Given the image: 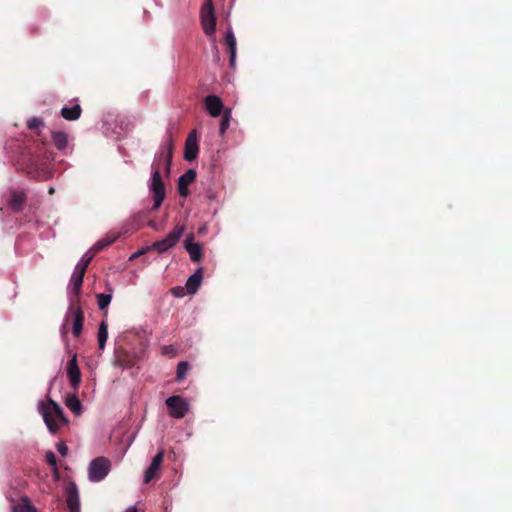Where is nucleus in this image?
I'll return each mask as SVG.
<instances>
[{"instance_id": "obj_37", "label": "nucleus", "mask_w": 512, "mask_h": 512, "mask_svg": "<svg viewBox=\"0 0 512 512\" xmlns=\"http://www.w3.org/2000/svg\"><path fill=\"white\" fill-rule=\"evenodd\" d=\"M149 226L152 227V228H156V224L154 221H150L149 222Z\"/></svg>"}, {"instance_id": "obj_35", "label": "nucleus", "mask_w": 512, "mask_h": 512, "mask_svg": "<svg viewBox=\"0 0 512 512\" xmlns=\"http://www.w3.org/2000/svg\"><path fill=\"white\" fill-rule=\"evenodd\" d=\"M184 288L182 287H174L172 288V293L173 295H175L176 297H181L184 295Z\"/></svg>"}, {"instance_id": "obj_26", "label": "nucleus", "mask_w": 512, "mask_h": 512, "mask_svg": "<svg viewBox=\"0 0 512 512\" xmlns=\"http://www.w3.org/2000/svg\"><path fill=\"white\" fill-rule=\"evenodd\" d=\"M22 502L12 507V512H36L35 507L30 503L27 497L21 499Z\"/></svg>"}, {"instance_id": "obj_31", "label": "nucleus", "mask_w": 512, "mask_h": 512, "mask_svg": "<svg viewBox=\"0 0 512 512\" xmlns=\"http://www.w3.org/2000/svg\"><path fill=\"white\" fill-rule=\"evenodd\" d=\"M46 462L52 466V467H55L56 468V465H57V460H56V456L55 454L52 452V451H49L46 453Z\"/></svg>"}, {"instance_id": "obj_18", "label": "nucleus", "mask_w": 512, "mask_h": 512, "mask_svg": "<svg viewBox=\"0 0 512 512\" xmlns=\"http://www.w3.org/2000/svg\"><path fill=\"white\" fill-rule=\"evenodd\" d=\"M202 268L197 269L187 280L186 290L188 294H195L202 282Z\"/></svg>"}, {"instance_id": "obj_14", "label": "nucleus", "mask_w": 512, "mask_h": 512, "mask_svg": "<svg viewBox=\"0 0 512 512\" xmlns=\"http://www.w3.org/2000/svg\"><path fill=\"white\" fill-rule=\"evenodd\" d=\"M66 503L70 512H80L79 493L75 483L66 488Z\"/></svg>"}, {"instance_id": "obj_2", "label": "nucleus", "mask_w": 512, "mask_h": 512, "mask_svg": "<svg viewBox=\"0 0 512 512\" xmlns=\"http://www.w3.org/2000/svg\"><path fill=\"white\" fill-rule=\"evenodd\" d=\"M40 413L48 430L55 434L61 426L67 425L68 419L64 415L62 407L52 399H48L47 403L41 402L39 406Z\"/></svg>"}, {"instance_id": "obj_11", "label": "nucleus", "mask_w": 512, "mask_h": 512, "mask_svg": "<svg viewBox=\"0 0 512 512\" xmlns=\"http://www.w3.org/2000/svg\"><path fill=\"white\" fill-rule=\"evenodd\" d=\"M84 276H85L84 272L78 271L76 269L74 270V272L71 276V280H70V288H69L70 301L78 300V302H80V292H81Z\"/></svg>"}, {"instance_id": "obj_4", "label": "nucleus", "mask_w": 512, "mask_h": 512, "mask_svg": "<svg viewBox=\"0 0 512 512\" xmlns=\"http://www.w3.org/2000/svg\"><path fill=\"white\" fill-rule=\"evenodd\" d=\"M185 232V225H176L174 229L163 239L154 242L151 245V249L158 252L159 254L165 253L169 249L173 248Z\"/></svg>"}, {"instance_id": "obj_24", "label": "nucleus", "mask_w": 512, "mask_h": 512, "mask_svg": "<svg viewBox=\"0 0 512 512\" xmlns=\"http://www.w3.org/2000/svg\"><path fill=\"white\" fill-rule=\"evenodd\" d=\"M65 404L76 415L82 411L81 402L75 394L67 396Z\"/></svg>"}, {"instance_id": "obj_13", "label": "nucleus", "mask_w": 512, "mask_h": 512, "mask_svg": "<svg viewBox=\"0 0 512 512\" xmlns=\"http://www.w3.org/2000/svg\"><path fill=\"white\" fill-rule=\"evenodd\" d=\"M199 147L197 143L196 131L193 130L189 133L184 148V159L187 161H193L198 155Z\"/></svg>"}, {"instance_id": "obj_3", "label": "nucleus", "mask_w": 512, "mask_h": 512, "mask_svg": "<svg viewBox=\"0 0 512 512\" xmlns=\"http://www.w3.org/2000/svg\"><path fill=\"white\" fill-rule=\"evenodd\" d=\"M84 322V313L78 300H71L68 311L65 315L64 323L61 326V334L66 337L68 333V324H72V333L75 337H79Z\"/></svg>"}, {"instance_id": "obj_10", "label": "nucleus", "mask_w": 512, "mask_h": 512, "mask_svg": "<svg viewBox=\"0 0 512 512\" xmlns=\"http://www.w3.org/2000/svg\"><path fill=\"white\" fill-rule=\"evenodd\" d=\"M67 375L72 388L77 390L81 383V371L78 366L76 354H74L67 363Z\"/></svg>"}, {"instance_id": "obj_20", "label": "nucleus", "mask_w": 512, "mask_h": 512, "mask_svg": "<svg viewBox=\"0 0 512 512\" xmlns=\"http://www.w3.org/2000/svg\"><path fill=\"white\" fill-rule=\"evenodd\" d=\"M81 113L82 108L79 104H75L72 107H63L60 111L61 116L68 121H74L79 119Z\"/></svg>"}, {"instance_id": "obj_19", "label": "nucleus", "mask_w": 512, "mask_h": 512, "mask_svg": "<svg viewBox=\"0 0 512 512\" xmlns=\"http://www.w3.org/2000/svg\"><path fill=\"white\" fill-rule=\"evenodd\" d=\"M26 202V195L22 191H13L11 193V199L9 202L10 208L14 212H19L23 209V206Z\"/></svg>"}, {"instance_id": "obj_29", "label": "nucleus", "mask_w": 512, "mask_h": 512, "mask_svg": "<svg viewBox=\"0 0 512 512\" xmlns=\"http://www.w3.org/2000/svg\"><path fill=\"white\" fill-rule=\"evenodd\" d=\"M230 118H231V111L230 110H225L224 114L222 116V119L220 121V127H219L220 135H223L227 131V129L229 128V126H230Z\"/></svg>"}, {"instance_id": "obj_1", "label": "nucleus", "mask_w": 512, "mask_h": 512, "mask_svg": "<svg viewBox=\"0 0 512 512\" xmlns=\"http://www.w3.org/2000/svg\"><path fill=\"white\" fill-rule=\"evenodd\" d=\"M156 162V164L152 165L151 182L149 184V190L153 195V211H157L160 208L166 196V189L161 176L160 164L163 162L164 168L167 174H169L172 163V145L168 146L166 154L161 152L156 156Z\"/></svg>"}, {"instance_id": "obj_5", "label": "nucleus", "mask_w": 512, "mask_h": 512, "mask_svg": "<svg viewBox=\"0 0 512 512\" xmlns=\"http://www.w3.org/2000/svg\"><path fill=\"white\" fill-rule=\"evenodd\" d=\"M200 20L204 33L211 36L216 30V16L212 0H206L200 9Z\"/></svg>"}, {"instance_id": "obj_38", "label": "nucleus", "mask_w": 512, "mask_h": 512, "mask_svg": "<svg viewBox=\"0 0 512 512\" xmlns=\"http://www.w3.org/2000/svg\"><path fill=\"white\" fill-rule=\"evenodd\" d=\"M49 193H50V194L54 193V189H53V188H50V189H49Z\"/></svg>"}, {"instance_id": "obj_15", "label": "nucleus", "mask_w": 512, "mask_h": 512, "mask_svg": "<svg viewBox=\"0 0 512 512\" xmlns=\"http://www.w3.org/2000/svg\"><path fill=\"white\" fill-rule=\"evenodd\" d=\"M196 176V171L194 169H189L179 177L177 188L182 197H187L189 195L188 186L195 181Z\"/></svg>"}, {"instance_id": "obj_16", "label": "nucleus", "mask_w": 512, "mask_h": 512, "mask_svg": "<svg viewBox=\"0 0 512 512\" xmlns=\"http://www.w3.org/2000/svg\"><path fill=\"white\" fill-rule=\"evenodd\" d=\"M224 44L227 47V50L229 52V65L231 68L235 67L236 64V51H237V43L235 35L231 28L228 29V31L225 34L224 37Z\"/></svg>"}, {"instance_id": "obj_9", "label": "nucleus", "mask_w": 512, "mask_h": 512, "mask_svg": "<svg viewBox=\"0 0 512 512\" xmlns=\"http://www.w3.org/2000/svg\"><path fill=\"white\" fill-rule=\"evenodd\" d=\"M137 358L134 354H131L124 348L115 349L114 353V365L123 369L132 368L135 366Z\"/></svg>"}, {"instance_id": "obj_36", "label": "nucleus", "mask_w": 512, "mask_h": 512, "mask_svg": "<svg viewBox=\"0 0 512 512\" xmlns=\"http://www.w3.org/2000/svg\"><path fill=\"white\" fill-rule=\"evenodd\" d=\"M125 512H138V509L135 506H130Z\"/></svg>"}, {"instance_id": "obj_8", "label": "nucleus", "mask_w": 512, "mask_h": 512, "mask_svg": "<svg viewBox=\"0 0 512 512\" xmlns=\"http://www.w3.org/2000/svg\"><path fill=\"white\" fill-rule=\"evenodd\" d=\"M165 452L161 449L152 459L151 464L145 470L144 473V482L149 483L153 479H157L160 477V468L164 460Z\"/></svg>"}, {"instance_id": "obj_27", "label": "nucleus", "mask_w": 512, "mask_h": 512, "mask_svg": "<svg viewBox=\"0 0 512 512\" xmlns=\"http://www.w3.org/2000/svg\"><path fill=\"white\" fill-rule=\"evenodd\" d=\"M44 127V121L41 118L33 117L27 122V128L40 135V128Z\"/></svg>"}, {"instance_id": "obj_25", "label": "nucleus", "mask_w": 512, "mask_h": 512, "mask_svg": "<svg viewBox=\"0 0 512 512\" xmlns=\"http://www.w3.org/2000/svg\"><path fill=\"white\" fill-rule=\"evenodd\" d=\"M96 254L93 253V251L90 249L89 251H87L83 256L82 258L80 259V261L77 263L75 269L78 270V271H81V272H84L86 273V270L89 266V264L91 263L93 257L95 256Z\"/></svg>"}, {"instance_id": "obj_32", "label": "nucleus", "mask_w": 512, "mask_h": 512, "mask_svg": "<svg viewBox=\"0 0 512 512\" xmlns=\"http://www.w3.org/2000/svg\"><path fill=\"white\" fill-rule=\"evenodd\" d=\"M57 449L62 456H66L68 454V447L63 442L58 444Z\"/></svg>"}, {"instance_id": "obj_7", "label": "nucleus", "mask_w": 512, "mask_h": 512, "mask_svg": "<svg viewBox=\"0 0 512 512\" xmlns=\"http://www.w3.org/2000/svg\"><path fill=\"white\" fill-rule=\"evenodd\" d=\"M110 470V462L104 457H98L91 461L89 466V478L93 482L103 480Z\"/></svg>"}, {"instance_id": "obj_34", "label": "nucleus", "mask_w": 512, "mask_h": 512, "mask_svg": "<svg viewBox=\"0 0 512 512\" xmlns=\"http://www.w3.org/2000/svg\"><path fill=\"white\" fill-rule=\"evenodd\" d=\"M118 238V235H107L104 239V241L106 242L107 246L113 244Z\"/></svg>"}, {"instance_id": "obj_23", "label": "nucleus", "mask_w": 512, "mask_h": 512, "mask_svg": "<svg viewBox=\"0 0 512 512\" xmlns=\"http://www.w3.org/2000/svg\"><path fill=\"white\" fill-rule=\"evenodd\" d=\"M98 347L100 350L105 348V344L108 338V325L105 320H103L98 328Z\"/></svg>"}, {"instance_id": "obj_30", "label": "nucleus", "mask_w": 512, "mask_h": 512, "mask_svg": "<svg viewBox=\"0 0 512 512\" xmlns=\"http://www.w3.org/2000/svg\"><path fill=\"white\" fill-rule=\"evenodd\" d=\"M108 247L104 239H101L97 241L92 247L91 250L93 253L97 254L98 252L102 251L104 248Z\"/></svg>"}, {"instance_id": "obj_6", "label": "nucleus", "mask_w": 512, "mask_h": 512, "mask_svg": "<svg viewBox=\"0 0 512 512\" xmlns=\"http://www.w3.org/2000/svg\"><path fill=\"white\" fill-rule=\"evenodd\" d=\"M165 404L169 409V415L176 419L184 418L189 410V404L179 395L167 398Z\"/></svg>"}, {"instance_id": "obj_21", "label": "nucleus", "mask_w": 512, "mask_h": 512, "mask_svg": "<svg viewBox=\"0 0 512 512\" xmlns=\"http://www.w3.org/2000/svg\"><path fill=\"white\" fill-rule=\"evenodd\" d=\"M107 290L109 293H99L96 295L97 297V304L100 310H105L109 306L111 300H112V291L113 289L111 286H107Z\"/></svg>"}, {"instance_id": "obj_28", "label": "nucleus", "mask_w": 512, "mask_h": 512, "mask_svg": "<svg viewBox=\"0 0 512 512\" xmlns=\"http://www.w3.org/2000/svg\"><path fill=\"white\" fill-rule=\"evenodd\" d=\"M190 369V365L188 362L182 361L177 365V371H176V380L181 381L183 380L188 371Z\"/></svg>"}, {"instance_id": "obj_17", "label": "nucleus", "mask_w": 512, "mask_h": 512, "mask_svg": "<svg viewBox=\"0 0 512 512\" xmlns=\"http://www.w3.org/2000/svg\"><path fill=\"white\" fill-rule=\"evenodd\" d=\"M205 107L212 117L221 115L224 105L222 100L216 95H208L205 100Z\"/></svg>"}, {"instance_id": "obj_12", "label": "nucleus", "mask_w": 512, "mask_h": 512, "mask_svg": "<svg viewBox=\"0 0 512 512\" xmlns=\"http://www.w3.org/2000/svg\"><path fill=\"white\" fill-rule=\"evenodd\" d=\"M194 238L195 236L193 233L187 234L184 241V247L189 253L190 259L193 262H199L202 259V247L199 243L194 242Z\"/></svg>"}, {"instance_id": "obj_22", "label": "nucleus", "mask_w": 512, "mask_h": 512, "mask_svg": "<svg viewBox=\"0 0 512 512\" xmlns=\"http://www.w3.org/2000/svg\"><path fill=\"white\" fill-rule=\"evenodd\" d=\"M52 142L58 150H63L68 144L67 134L64 132H52Z\"/></svg>"}, {"instance_id": "obj_33", "label": "nucleus", "mask_w": 512, "mask_h": 512, "mask_svg": "<svg viewBox=\"0 0 512 512\" xmlns=\"http://www.w3.org/2000/svg\"><path fill=\"white\" fill-rule=\"evenodd\" d=\"M162 353L165 354V355H171L173 356L174 353H175V348L172 346V345H169V346H164L162 348Z\"/></svg>"}]
</instances>
